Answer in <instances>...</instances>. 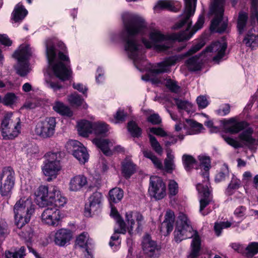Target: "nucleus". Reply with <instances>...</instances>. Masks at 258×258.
<instances>
[{
	"mask_svg": "<svg viewBox=\"0 0 258 258\" xmlns=\"http://www.w3.org/2000/svg\"><path fill=\"white\" fill-rule=\"evenodd\" d=\"M124 29L120 33L124 42V49L128 57L133 59L137 68L138 60L143 58L141 56L142 45L137 38L136 35L145 33L146 24L145 20L139 16L124 12L121 15Z\"/></svg>",
	"mask_w": 258,
	"mask_h": 258,
	"instance_id": "nucleus-2",
	"label": "nucleus"
},
{
	"mask_svg": "<svg viewBox=\"0 0 258 258\" xmlns=\"http://www.w3.org/2000/svg\"><path fill=\"white\" fill-rule=\"evenodd\" d=\"M128 130L133 137H139L141 135L142 130L135 122L131 121L128 123Z\"/></svg>",
	"mask_w": 258,
	"mask_h": 258,
	"instance_id": "nucleus-47",
	"label": "nucleus"
},
{
	"mask_svg": "<svg viewBox=\"0 0 258 258\" xmlns=\"http://www.w3.org/2000/svg\"><path fill=\"white\" fill-rule=\"evenodd\" d=\"M174 156L171 150H167V157L164 160V168L165 170L168 172H171L175 169L174 163Z\"/></svg>",
	"mask_w": 258,
	"mask_h": 258,
	"instance_id": "nucleus-37",
	"label": "nucleus"
},
{
	"mask_svg": "<svg viewBox=\"0 0 258 258\" xmlns=\"http://www.w3.org/2000/svg\"><path fill=\"white\" fill-rule=\"evenodd\" d=\"M17 97L14 93H8L3 98V104L6 105H11L17 101Z\"/></svg>",
	"mask_w": 258,
	"mask_h": 258,
	"instance_id": "nucleus-55",
	"label": "nucleus"
},
{
	"mask_svg": "<svg viewBox=\"0 0 258 258\" xmlns=\"http://www.w3.org/2000/svg\"><path fill=\"white\" fill-rule=\"evenodd\" d=\"M69 102L73 106H82L84 109L88 108V105L84 102V99L81 98L80 95L77 93H73L68 96Z\"/></svg>",
	"mask_w": 258,
	"mask_h": 258,
	"instance_id": "nucleus-36",
	"label": "nucleus"
},
{
	"mask_svg": "<svg viewBox=\"0 0 258 258\" xmlns=\"http://www.w3.org/2000/svg\"><path fill=\"white\" fill-rule=\"evenodd\" d=\"M190 238H192L190 245L191 251L187 258H196L199 255L201 250V237L198 231L193 229L186 215L180 213L174 231V240L176 242L179 243L184 239Z\"/></svg>",
	"mask_w": 258,
	"mask_h": 258,
	"instance_id": "nucleus-4",
	"label": "nucleus"
},
{
	"mask_svg": "<svg viewBox=\"0 0 258 258\" xmlns=\"http://www.w3.org/2000/svg\"><path fill=\"white\" fill-rule=\"evenodd\" d=\"M182 162L185 170L189 171L193 168L196 161L191 156L183 155L182 156Z\"/></svg>",
	"mask_w": 258,
	"mask_h": 258,
	"instance_id": "nucleus-46",
	"label": "nucleus"
},
{
	"mask_svg": "<svg viewBox=\"0 0 258 258\" xmlns=\"http://www.w3.org/2000/svg\"><path fill=\"white\" fill-rule=\"evenodd\" d=\"M147 120L153 124H157L161 122V119L157 114H153L150 115Z\"/></svg>",
	"mask_w": 258,
	"mask_h": 258,
	"instance_id": "nucleus-64",
	"label": "nucleus"
},
{
	"mask_svg": "<svg viewBox=\"0 0 258 258\" xmlns=\"http://www.w3.org/2000/svg\"><path fill=\"white\" fill-rule=\"evenodd\" d=\"M155 11L160 9L172 10V3L169 0L159 1L154 7Z\"/></svg>",
	"mask_w": 258,
	"mask_h": 258,
	"instance_id": "nucleus-51",
	"label": "nucleus"
},
{
	"mask_svg": "<svg viewBox=\"0 0 258 258\" xmlns=\"http://www.w3.org/2000/svg\"><path fill=\"white\" fill-rule=\"evenodd\" d=\"M45 157L46 159L42 171L44 174L48 176L47 181H50L56 177L61 169V153L49 152L46 154Z\"/></svg>",
	"mask_w": 258,
	"mask_h": 258,
	"instance_id": "nucleus-9",
	"label": "nucleus"
},
{
	"mask_svg": "<svg viewBox=\"0 0 258 258\" xmlns=\"http://www.w3.org/2000/svg\"><path fill=\"white\" fill-rule=\"evenodd\" d=\"M99 208L100 205L96 203H93L89 201V203L85 205V213L87 216H90L92 213L94 214Z\"/></svg>",
	"mask_w": 258,
	"mask_h": 258,
	"instance_id": "nucleus-53",
	"label": "nucleus"
},
{
	"mask_svg": "<svg viewBox=\"0 0 258 258\" xmlns=\"http://www.w3.org/2000/svg\"><path fill=\"white\" fill-rule=\"evenodd\" d=\"M149 138L150 143L152 149L158 154L160 155H162L163 153V149L155 137L149 134Z\"/></svg>",
	"mask_w": 258,
	"mask_h": 258,
	"instance_id": "nucleus-44",
	"label": "nucleus"
},
{
	"mask_svg": "<svg viewBox=\"0 0 258 258\" xmlns=\"http://www.w3.org/2000/svg\"><path fill=\"white\" fill-rule=\"evenodd\" d=\"M175 221V215L173 211L168 210L165 215V219L162 223L160 231L164 236L168 235L173 230Z\"/></svg>",
	"mask_w": 258,
	"mask_h": 258,
	"instance_id": "nucleus-21",
	"label": "nucleus"
},
{
	"mask_svg": "<svg viewBox=\"0 0 258 258\" xmlns=\"http://www.w3.org/2000/svg\"><path fill=\"white\" fill-rule=\"evenodd\" d=\"M39 153V148L36 145H32L27 147L26 150L27 156L30 158L35 157Z\"/></svg>",
	"mask_w": 258,
	"mask_h": 258,
	"instance_id": "nucleus-57",
	"label": "nucleus"
},
{
	"mask_svg": "<svg viewBox=\"0 0 258 258\" xmlns=\"http://www.w3.org/2000/svg\"><path fill=\"white\" fill-rule=\"evenodd\" d=\"M49 193L50 189H48L47 186L41 185L36 190L35 195L37 198V200L38 201L40 200L43 206L49 204Z\"/></svg>",
	"mask_w": 258,
	"mask_h": 258,
	"instance_id": "nucleus-26",
	"label": "nucleus"
},
{
	"mask_svg": "<svg viewBox=\"0 0 258 258\" xmlns=\"http://www.w3.org/2000/svg\"><path fill=\"white\" fill-rule=\"evenodd\" d=\"M224 0H213L211 5L210 12L215 16L211 25V30L212 31L222 33L227 28V22L222 21L224 11Z\"/></svg>",
	"mask_w": 258,
	"mask_h": 258,
	"instance_id": "nucleus-10",
	"label": "nucleus"
},
{
	"mask_svg": "<svg viewBox=\"0 0 258 258\" xmlns=\"http://www.w3.org/2000/svg\"><path fill=\"white\" fill-rule=\"evenodd\" d=\"M224 130L227 133L235 134L246 128L248 123L246 121H237L234 118L222 121Z\"/></svg>",
	"mask_w": 258,
	"mask_h": 258,
	"instance_id": "nucleus-19",
	"label": "nucleus"
},
{
	"mask_svg": "<svg viewBox=\"0 0 258 258\" xmlns=\"http://www.w3.org/2000/svg\"><path fill=\"white\" fill-rule=\"evenodd\" d=\"M226 48L227 44L224 40H223L221 42L217 41L207 47L202 52L201 55L203 54L206 55V54L209 52H215L216 54L213 58L214 60L219 61L225 55Z\"/></svg>",
	"mask_w": 258,
	"mask_h": 258,
	"instance_id": "nucleus-18",
	"label": "nucleus"
},
{
	"mask_svg": "<svg viewBox=\"0 0 258 258\" xmlns=\"http://www.w3.org/2000/svg\"><path fill=\"white\" fill-rule=\"evenodd\" d=\"M199 159L200 162V166L203 167L205 170V172L202 174V176L204 178V183H208L209 173L208 171L211 166L210 159L209 157L204 155H200Z\"/></svg>",
	"mask_w": 258,
	"mask_h": 258,
	"instance_id": "nucleus-32",
	"label": "nucleus"
},
{
	"mask_svg": "<svg viewBox=\"0 0 258 258\" xmlns=\"http://www.w3.org/2000/svg\"><path fill=\"white\" fill-rule=\"evenodd\" d=\"M55 43V40L51 39H47L45 42L46 53L48 62V71L61 80H68L71 71L69 65V57L65 54L67 48L62 42H58L57 46L59 49L56 54L54 47Z\"/></svg>",
	"mask_w": 258,
	"mask_h": 258,
	"instance_id": "nucleus-3",
	"label": "nucleus"
},
{
	"mask_svg": "<svg viewBox=\"0 0 258 258\" xmlns=\"http://www.w3.org/2000/svg\"><path fill=\"white\" fill-rule=\"evenodd\" d=\"M258 253V242H252L245 248V255L252 257Z\"/></svg>",
	"mask_w": 258,
	"mask_h": 258,
	"instance_id": "nucleus-48",
	"label": "nucleus"
},
{
	"mask_svg": "<svg viewBox=\"0 0 258 258\" xmlns=\"http://www.w3.org/2000/svg\"><path fill=\"white\" fill-rule=\"evenodd\" d=\"M62 214L56 207L47 208L41 215L42 222L46 225L56 227L60 225Z\"/></svg>",
	"mask_w": 258,
	"mask_h": 258,
	"instance_id": "nucleus-15",
	"label": "nucleus"
},
{
	"mask_svg": "<svg viewBox=\"0 0 258 258\" xmlns=\"http://www.w3.org/2000/svg\"><path fill=\"white\" fill-rule=\"evenodd\" d=\"M175 102L178 109L185 110L186 111H190L192 106L191 103L185 100L175 99Z\"/></svg>",
	"mask_w": 258,
	"mask_h": 258,
	"instance_id": "nucleus-54",
	"label": "nucleus"
},
{
	"mask_svg": "<svg viewBox=\"0 0 258 258\" xmlns=\"http://www.w3.org/2000/svg\"><path fill=\"white\" fill-rule=\"evenodd\" d=\"M56 124L54 117H46L37 123L34 130L35 133L41 138H50L54 134Z\"/></svg>",
	"mask_w": 258,
	"mask_h": 258,
	"instance_id": "nucleus-13",
	"label": "nucleus"
},
{
	"mask_svg": "<svg viewBox=\"0 0 258 258\" xmlns=\"http://www.w3.org/2000/svg\"><path fill=\"white\" fill-rule=\"evenodd\" d=\"M53 79V77L45 76V84L47 87L53 89L54 91H56L61 88V86L59 83L54 82Z\"/></svg>",
	"mask_w": 258,
	"mask_h": 258,
	"instance_id": "nucleus-50",
	"label": "nucleus"
},
{
	"mask_svg": "<svg viewBox=\"0 0 258 258\" xmlns=\"http://www.w3.org/2000/svg\"><path fill=\"white\" fill-rule=\"evenodd\" d=\"M15 224L18 228H22L30 220L34 212V205L29 196H22L14 206Z\"/></svg>",
	"mask_w": 258,
	"mask_h": 258,
	"instance_id": "nucleus-5",
	"label": "nucleus"
},
{
	"mask_svg": "<svg viewBox=\"0 0 258 258\" xmlns=\"http://www.w3.org/2000/svg\"><path fill=\"white\" fill-rule=\"evenodd\" d=\"M243 130L238 136L240 141L247 146L255 144L256 140L252 137L253 133V128L249 127L248 124L247 127Z\"/></svg>",
	"mask_w": 258,
	"mask_h": 258,
	"instance_id": "nucleus-25",
	"label": "nucleus"
},
{
	"mask_svg": "<svg viewBox=\"0 0 258 258\" xmlns=\"http://www.w3.org/2000/svg\"><path fill=\"white\" fill-rule=\"evenodd\" d=\"M121 170L124 176L126 178L130 177L135 173L136 165L130 158L127 157L122 162Z\"/></svg>",
	"mask_w": 258,
	"mask_h": 258,
	"instance_id": "nucleus-27",
	"label": "nucleus"
},
{
	"mask_svg": "<svg viewBox=\"0 0 258 258\" xmlns=\"http://www.w3.org/2000/svg\"><path fill=\"white\" fill-rule=\"evenodd\" d=\"M72 238L73 233L71 230L61 228L54 232L53 241L58 246H64L70 244Z\"/></svg>",
	"mask_w": 258,
	"mask_h": 258,
	"instance_id": "nucleus-17",
	"label": "nucleus"
},
{
	"mask_svg": "<svg viewBox=\"0 0 258 258\" xmlns=\"http://www.w3.org/2000/svg\"><path fill=\"white\" fill-rule=\"evenodd\" d=\"M204 45V43L201 42L194 46L187 53L184 54H179L166 58L164 61L158 63L157 68L152 69V72L155 74L168 72L170 67L175 64L177 62L183 59L185 56L196 52Z\"/></svg>",
	"mask_w": 258,
	"mask_h": 258,
	"instance_id": "nucleus-11",
	"label": "nucleus"
},
{
	"mask_svg": "<svg viewBox=\"0 0 258 258\" xmlns=\"http://www.w3.org/2000/svg\"><path fill=\"white\" fill-rule=\"evenodd\" d=\"M222 138L228 145H230L234 148L236 149L242 147V144L240 142L237 141L232 138L227 137L225 135H222Z\"/></svg>",
	"mask_w": 258,
	"mask_h": 258,
	"instance_id": "nucleus-56",
	"label": "nucleus"
},
{
	"mask_svg": "<svg viewBox=\"0 0 258 258\" xmlns=\"http://www.w3.org/2000/svg\"><path fill=\"white\" fill-rule=\"evenodd\" d=\"M165 83L166 86L172 92L177 93L179 90V87L176 82L171 79L167 80Z\"/></svg>",
	"mask_w": 258,
	"mask_h": 258,
	"instance_id": "nucleus-59",
	"label": "nucleus"
},
{
	"mask_svg": "<svg viewBox=\"0 0 258 258\" xmlns=\"http://www.w3.org/2000/svg\"><path fill=\"white\" fill-rule=\"evenodd\" d=\"M25 255V248L23 246L18 251L11 252L8 250L5 252L6 258H23Z\"/></svg>",
	"mask_w": 258,
	"mask_h": 258,
	"instance_id": "nucleus-49",
	"label": "nucleus"
},
{
	"mask_svg": "<svg viewBox=\"0 0 258 258\" xmlns=\"http://www.w3.org/2000/svg\"><path fill=\"white\" fill-rule=\"evenodd\" d=\"M108 131V125L103 122L93 123L92 133L97 135H103Z\"/></svg>",
	"mask_w": 258,
	"mask_h": 258,
	"instance_id": "nucleus-39",
	"label": "nucleus"
},
{
	"mask_svg": "<svg viewBox=\"0 0 258 258\" xmlns=\"http://www.w3.org/2000/svg\"><path fill=\"white\" fill-rule=\"evenodd\" d=\"M150 195L156 200H161L166 196V187L162 179L157 176L150 178L148 188Z\"/></svg>",
	"mask_w": 258,
	"mask_h": 258,
	"instance_id": "nucleus-14",
	"label": "nucleus"
},
{
	"mask_svg": "<svg viewBox=\"0 0 258 258\" xmlns=\"http://www.w3.org/2000/svg\"><path fill=\"white\" fill-rule=\"evenodd\" d=\"M187 125H185L184 128L186 130V134L194 135L201 133L204 128L203 125L195 120L187 119L186 120Z\"/></svg>",
	"mask_w": 258,
	"mask_h": 258,
	"instance_id": "nucleus-28",
	"label": "nucleus"
},
{
	"mask_svg": "<svg viewBox=\"0 0 258 258\" xmlns=\"http://www.w3.org/2000/svg\"><path fill=\"white\" fill-rule=\"evenodd\" d=\"M62 195L58 188L56 186H52L50 188L49 198V204H51L54 203V201L58 199L59 196Z\"/></svg>",
	"mask_w": 258,
	"mask_h": 258,
	"instance_id": "nucleus-52",
	"label": "nucleus"
},
{
	"mask_svg": "<svg viewBox=\"0 0 258 258\" xmlns=\"http://www.w3.org/2000/svg\"><path fill=\"white\" fill-rule=\"evenodd\" d=\"M93 124L86 120L80 121L78 123V131L80 135L83 137L88 136L92 133Z\"/></svg>",
	"mask_w": 258,
	"mask_h": 258,
	"instance_id": "nucleus-31",
	"label": "nucleus"
},
{
	"mask_svg": "<svg viewBox=\"0 0 258 258\" xmlns=\"http://www.w3.org/2000/svg\"><path fill=\"white\" fill-rule=\"evenodd\" d=\"M0 128L4 139H13L20 132V119L14 117L11 112L8 113L2 120Z\"/></svg>",
	"mask_w": 258,
	"mask_h": 258,
	"instance_id": "nucleus-8",
	"label": "nucleus"
},
{
	"mask_svg": "<svg viewBox=\"0 0 258 258\" xmlns=\"http://www.w3.org/2000/svg\"><path fill=\"white\" fill-rule=\"evenodd\" d=\"M197 0H184L185 8L179 22L174 26L178 29L184 25L187 24V28L185 31L179 33L164 34L157 29H153L149 33L150 40L143 39V43L147 48H153L158 51H164L173 45L175 40L181 41L189 39L199 29H201L204 23V17L200 15L198 21L191 31H189L191 22L190 18L194 16Z\"/></svg>",
	"mask_w": 258,
	"mask_h": 258,
	"instance_id": "nucleus-1",
	"label": "nucleus"
},
{
	"mask_svg": "<svg viewBox=\"0 0 258 258\" xmlns=\"http://www.w3.org/2000/svg\"><path fill=\"white\" fill-rule=\"evenodd\" d=\"M28 12L20 3L18 4L15 7L12 13V20L15 22L21 21L27 15Z\"/></svg>",
	"mask_w": 258,
	"mask_h": 258,
	"instance_id": "nucleus-29",
	"label": "nucleus"
},
{
	"mask_svg": "<svg viewBox=\"0 0 258 258\" xmlns=\"http://www.w3.org/2000/svg\"><path fill=\"white\" fill-rule=\"evenodd\" d=\"M197 190L199 193L202 194L203 198L200 200V212L203 215H206L208 213L203 212L204 208L209 204L210 199L209 198L210 191L208 188V183L204 184L199 183L197 185Z\"/></svg>",
	"mask_w": 258,
	"mask_h": 258,
	"instance_id": "nucleus-22",
	"label": "nucleus"
},
{
	"mask_svg": "<svg viewBox=\"0 0 258 258\" xmlns=\"http://www.w3.org/2000/svg\"><path fill=\"white\" fill-rule=\"evenodd\" d=\"M52 108L55 112L62 115L69 117L73 115V112L70 108L59 101H56L54 102L52 105Z\"/></svg>",
	"mask_w": 258,
	"mask_h": 258,
	"instance_id": "nucleus-33",
	"label": "nucleus"
},
{
	"mask_svg": "<svg viewBox=\"0 0 258 258\" xmlns=\"http://www.w3.org/2000/svg\"><path fill=\"white\" fill-rule=\"evenodd\" d=\"M91 241L92 240L89 239L88 233L83 232L77 237L76 244L80 248H83L91 246Z\"/></svg>",
	"mask_w": 258,
	"mask_h": 258,
	"instance_id": "nucleus-34",
	"label": "nucleus"
},
{
	"mask_svg": "<svg viewBox=\"0 0 258 258\" xmlns=\"http://www.w3.org/2000/svg\"><path fill=\"white\" fill-rule=\"evenodd\" d=\"M243 41L247 46H258V30H256L254 28L250 29Z\"/></svg>",
	"mask_w": 258,
	"mask_h": 258,
	"instance_id": "nucleus-30",
	"label": "nucleus"
},
{
	"mask_svg": "<svg viewBox=\"0 0 258 258\" xmlns=\"http://www.w3.org/2000/svg\"><path fill=\"white\" fill-rule=\"evenodd\" d=\"M240 180L233 175L226 190V194L229 196L232 195L240 187Z\"/></svg>",
	"mask_w": 258,
	"mask_h": 258,
	"instance_id": "nucleus-40",
	"label": "nucleus"
},
{
	"mask_svg": "<svg viewBox=\"0 0 258 258\" xmlns=\"http://www.w3.org/2000/svg\"><path fill=\"white\" fill-rule=\"evenodd\" d=\"M144 252L150 257H156L159 255L160 247L152 240L149 235H146L142 242Z\"/></svg>",
	"mask_w": 258,
	"mask_h": 258,
	"instance_id": "nucleus-20",
	"label": "nucleus"
},
{
	"mask_svg": "<svg viewBox=\"0 0 258 258\" xmlns=\"http://www.w3.org/2000/svg\"><path fill=\"white\" fill-rule=\"evenodd\" d=\"M143 154L145 157L150 159L152 161V163L156 168L160 169L163 168L161 161L152 152L144 151Z\"/></svg>",
	"mask_w": 258,
	"mask_h": 258,
	"instance_id": "nucleus-43",
	"label": "nucleus"
},
{
	"mask_svg": "<svg viewBox=\"0 0 258 258\" xmlns=\"http://www.w3.org/2000/svg\"><path fill=\"white\" fill-rule=\"evenodd\" d=\"M150 133H152L157 136L160 137H165L167 136L166 133L160 127H151L149 128Z\"/></svg>",
	"mask_w": 258,
	"mask_h": 258,
	"instance_id": "nucleus-62",
	"label": "nucleus"
},
{
	"mask_svg": "<svg viewBox=\"0 0 258 258\" xmlns=\"http://www.w3.org/2000/svg\"><path fill=\"white\" fill-rule=\"evenodd\" d=\"M109 197L110 202L117 203L122 199L123 191L118 187L114 188L109 191Z\"/></svg>",
	"mask_w": 258,
	"mask_h": 258,
	"instance_id": "nucleus-35",
	"label": "nucleus"
},
{
	"mask_svg": "<svg viewBox=\"0 0 258 258\" xmlns=\"http://www.w3.org/2000/svg\"><path fill=\"white\" fill-rule=\"evenodd\" d=\"M229 172L228 166L225 164H223L221 170L216 175L215 180L216 182H220L224 181L229 176Z\"/></svg>",
	"mask_w": 258,
	"mask_h": 258,
	"instance_id": "nucleus-42",
	"label": "nucleus"
},
{
	"mask_svg": "<svg viewBox=\"0 0 258 258\" xmlns=\"http://www.w3.org/2000/svg\"><path fill=\"white\" fill-rule=\"evenodd\" d=\"M93 142L97 147L101 149L105 155L107 156L112 155V152L110 148L115 144L113 141H111L108 139L96 138L93 140Z\"/></svg>",
	"mask_w": 258,
	"mask_h": 258,
	"instance_id": "nucleus-24",
	"label": "nucleus"
},
{
	"mask_svg": "<svg viewBox=\"0 0 258 258\" xmlns=\"http://www.w3.org/2000/svg\"><path fill=\"white\" fill-rule=\"evenodd\" d=\"M248 15L244 12H240L237 20V27L239 33H242L246 30Z\"/></svg>",
	"mask_w": 258,
	"mask_h": 258,
	"instance_id": "nucleus-38",
	"label": "nucleus"
},
{
	"mask_svg": "<svg viewBox=\"0 0 258 258\" xmlns=\"http://www.w3.org/2000/svg\"><path fill=\"white\" fill-rule=\"evenodd\" d=\"M232 223L229 221L216 222L214 225V231L217 236H219L224 228L230 227Z\"/></svg>",
	"mask_w": 258,
	"mask_h": 258,
	"instance_id": "nucleus-45",
	"label": "nucleus"
},
{
	"mask_svg": "<svg viewBox=\"0 0 258 258\" xmlns=\"http://www.w3.org/2000/svg\"><path fill=\"white\" fill-rule=\"evenodd\" d=\"M15 172L10 167L4 168L0 174V194L4 197L9 196L15 184Z\"/></svg>",
	"mask_w": 258,
	"mask_h": 258,
	"instance_id": "nucleus-12",
	"label": "nucleus"
},
{
	"mask_svg": "<svg viewBox=\"0 0 258 258\" xmlns=\"http://www.w3.org/2000/svg\"><path fill=\"white\" fill-rule=\"evenodd\" d=\"M32 54L30 46L24 44L21 45L13 54V57L17 60V64L15 66V70L21 77L26 76L30 71L28 59Z\"/></svg>",
	"mask_w": 258,
	"mask_h": 258,
	"instance_id": "nucleus-7",
	"label": "nucleus"
},
{
	"mask_svg": "<svg viewBox=\"0 0 258 258\" xmlns=\"http://www.w3.org/2000/svg\"><path fill=\"white\" fill-rule=\"evenodd\" d=\"M110 215L115 219L116 223L119 227V229H115V232L124 234L127 230L128 233L131 234L135 225V220L137 223V229L138 230H140L145 224L143 216L141 213L137 212L130 211L126 213L125 221L127 224H126L119 216L115 208H111Z\"/></svg>",
	"mask_w": 258,
	"mask_h": 258,
	"instance_id": "nucleus-6",
	"label": "nucleus"
},
{
	"mask_svg": "<svg viewBox=\"0 0 258 258\" xmlns=\"http://www.w3.org/2000/svg\"><path fill=\"white\" fill-rule=\"evenodd\" d=\"M88 183L87 178L82 174L76 175L72 177L69 182V189L72 191H80Z\"/></svg>",
	"mask_w": 258,
	"mask_h": 258,
	"instance_id": "nucleus-23",
	"label": "nucleus"
},
{
	"mask_svg": "<svg viewBox=\"0 0 258 258\" xmlns=\"http://www.w3.org/2000/svg\"><path fill=\"white\" fill-rule=\"evenodd\" d=\"M201 61L199 57L195 56L189 58L186 62V66L189 70L191 71H198L201 68Z\"/></svg>",
	"mask_w": 258,
	"mask_h": 258,
	"instance_id": "nucleus-41",
	"label": "nucleus"
},
{
	"mask_svg": "<svg viewBox=\"0 0 258 258\" xmlns=\"http://www.w3.org/2000/svg\"><path fill=\"white\" fill-rule=\"evenodd\" d=\"M102 198V195L100 192H95L90 197L89 201L93 203H96L100 205Z\"/></svg>",
	"mask_w": 258,
	"mask_h": 258,
	"instance_id": "nucleus-60",
	"label": "nucleus"
},
{
	"mask_svg": "<svg viewBox=\"0 0 258 258\" xmlns=\"http://www.w3.org/2000/svg\"><path fill=\"white\" fill-rule=\"evenodd\" d=\"M231 246L234 250L245 255L246 247L242 244L237 243H233L231 244Z\"/></svg>",
	"mask_w": 258,
	"mask_h": 258,
	"instance_id": "nucleus-63",
	"label": "nucleus"
},
{
	"mask_svg": "<svg viewBox=\"0 0 258 258\" xmlns=\"http://www.w3.org/2000/svg\"><path fill=\"white\" fill-rule=\"evenodd\" d=\"M168 189L170 195H176L178 191L177 183L173 180H170L168 182Z\"/></svg>",
	"mask_w": 258,
	"mask_h": 258,
	"instance_id": "nucleus-58",
	"label": "nucleus"
},
{
	"mask_svg": "<svg viewBox=\"0 0 258 258\" xmlns=\"http://www.w3.org/2000/svg\"><path fill=\"white\" fill-rule=\"evenodd\" d=\"M68 146L72 148L73 155L81 164H85L88 161L89 154L84 145L76 140L70 141Z\"/></svg>",
	"mask_w": 258,
	"mask_h": 258,
	"instance_id": "nucleus-16",
	"label": "nucleus"
},
{
	"mask_svg": "<svg viewBox=\"0 0 258 258\" xmlns=\"http://www.w3.org/2000/svg\"><path fill=\"white\" fill-rule=\"evenodd\" d=\"M197 102L200 108H205L209 104L207 99L205 96H199L197 99Z\"/></svg>",
	"mask_w": 258,
	"mask_h": 258,
	"instance_id": "nucleus-61",
	"label": "nucleus"
}]
</instances>
